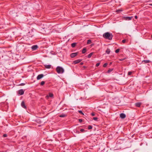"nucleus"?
I'll use <instances>...</instances> for the list:
<instances>
[{"mask_svg":"<svg viewBox=\"0 0 152 152\" xmlns=\"http://www.w3.org/2000/svg\"><path fill=\"white\" fill-rule=\"evenodd\" d=\"M132 72H130V71L129 72H128V75H132Z\"/></svg>","mask_w":152,"mask_h":152,"instance_id":"7c9ffc66","label":"nucleus"},{"mask_svg":"<svg viewBox=\"0 0 152 152\" xmlns=\"http://www.w3.org/2000/svg\"><path fill=\"white\" fill-rule=\"evenodd\" d=\"M45 83V82L44 81H42L40 83V85L41 86H43L44 85Z\"/></svg>","mask_w":152,"mask_h":152,"instance_id":"393cba45","label":"nucleus"},{"mask_svg":"<svg viewBox=\"0 0 152 152\" xmlns=\"http://www.w3.org/2000/svg\"><path fill=\"white\" fill-rule=\"evenodd\" d=\"M21 106L24 109H26V106L25 103L24 101H22L21 103Z\"/></svg>","mask_w":152,"mask_h":152,"instance_id":"1a4fd4ad","label":"nucleus"},{"mask_svg":"<svg viewBox=\"0 0 152 152\" xmlns=\"http://www.w3.org/2000/svg\"><path fill=\"white\" fill-rule=\"evenodd\" d=\"M119 51H120V49H116V50H115V52L116 53H118V52H119Z\"/></svg>","mask_w":152,"mask_h":152,"instance_id":"c85d7f7f","label":"nucleus"},{"mask_svg":"<svg viewBox=\"0 0 152 152\" xmlns=\"http://www.w3.org/2000/svg\"><path fill=\"white\" fill-rule=\"evenodd\" d=\"M107 63H105L103 65V67H105L107 66Z\"/></svg>","mask_w":152,"mask_h":152,"instance_id":"bb28decb","label":"nucleus"},{"mask_svg":"<svg viewBox=\"0 0 152 152\" xmlns=\"http://www.w3.org/2000/svg\"><path fill=\"white\" fill-rule=\"evenodd\" d=\"M18 94L20 95H22L24 94V91L23 89H20L18 91Z\"/></svg>","mask_w":152,"mask_h":152,"instance_id":"6e6552de","label":"nucleus"},{"mask_svg":"<svg viewBox=\"0 0 152 152\" xmlns=\"http://www.w3.org/2000/svg\"><path fill=\"white\" fill-rule=\"evenodd\" d=\"M112 64V63H110V64Z\"/></svg>","mask_w":152,"mask_h":152,"instance_id":"c03bdc74","label":"nucleus"},{"mask_svg":"<svg viewBox=\"0 0 152 152\" xmlns=\"http://www.w3.org/2000/svg\"><path fill=\"white\" fill-rule=\"evenodd\" d=\"M106 53L108 54H109L110 52V50L109 49H107L106 50Z\"/></svg>","mask_w":152,"mask_h":152,"instance_id":"6ab92c4d","label":"nucleus"},{"mask_svg":"<svg viewBox=\"0 0 152 152\" xmlns=\"http://www.w3.org/2000/svg\"><path fill=\"white\" fill-rule=\"evenodd\" d=\"M76 45V43H73L71 44V46L72 48L74 47Z\"/></svg>","mask_w":152,"mask_h":152,"instance_id":"aec40b11","label":"nucleus"},{"mask_svg":"<svg viewBox=\"0 0 152 152\" xmlns=\"http://www.w3.org/2000/svg\"><path fill=\"white\" fill-rule=\"evenodd\" d=\"M150 5L152 6V4H150Z\"/></svg>","mask_w":152,"mask_h":152,"instance_id":"a19ab883","label":"nucleus"},{"mask_svg":"<svg viewBox=\"0 0 152 152\" xmlns=\"http://www.w3.org/2000/svg\"><path fill=\"white\" fill-rule=\"evenodd\" d=\"M67 116V115L66 114H61L59 115V117H64Z\"/></svg>","mask_w":152,"mask_h":152,"instance_id":"4468645a","label":"nucleus"},{"mask_svg":"<svg viewBox=\"0 0 152 152\" xmlns=\"http://www.w3.org/2000/svg\"><path fill=\"white\" fill-rule=\"evenodd\" d=\"M135 18L136 19H137V16H135Z\"/></svg>","mask_w":152,"mask_h":152,"instance_id":"4c0bfd02","label":"nucleus"},{"mask_svg":"<svg viewBox=\"0 0 152 152\" xmlns=\"http://www.w3.org/2000/svg\"><path fill=\"white\" fill-rule=\"evenodd\" d=\"M3 136L4 137H7V135L6 134H4L3 135Z\"/></svg>","mask_w":152,"mask_h":152,"instance_id":"2f4dec72","label":"nucleus"},{"mask_svg":"<svg viewBox=\"0 0 152 152\" xmlns=\"http://www.w3.org/2000/svg\"><path fill=\"white\" fill-rule=\"evenodd\" d=\"M100 64V63H97L96 65V66L97 67V66H99V65Z\"/></svg>","mask_w":152,"mask_h":152,"instance_id":"473e14b6","label":"nucleus"},{"mask_svg":"<svg viewBox=\"0 0 152 152\" xmlns=\"http://www.w3.org/2000/svg\"><path fill=\"white\" fill-rule=\"evenodd\" d=\"M74 132H75L77 133V134H79V133H80V132L77 130V129H74Z\"/></svg>","mask_w":152,"mask_h":152,"instance_id":"a211bd4d","label":"nucleus"},{"mask_svg":"<svg viewBox=\"0 0 152 152\" xmlns=\"http://www.w3.org/2000/svg\"><path fill=\"white\" fill-rule=\"evenodd\" d=\"M45 66L47 69H50L51 67V65H45Z\"/></svg>","mask_w":152,"mask_h":152,"instance_id":"f8f14e48","label":"nucleus"},{"mask_svg":"<svg viewBox=\"0 0 152 152\" xmlns=\"http://www.w3.org/2000/svg\"><path fill=\"white\" fill-rule=\"evenodd\" d=\"M125 58H123V59H119V60L120 61H123L125 59Z\"/></svg>","mask_w":152,"mask_h":152,"instance_id":"e433bc0d","label":"nucleus"},{"mask_svg":"<svg viewBox=\"0 0 152 152\" xmlns=\"http://www.w3.org/2000/svg\"><path fill=\"white\" fill-rule=\"evenodd\" d=\"M91 43V40L89 39L87 41V43L88 44H89Z\"/></svg>","mask_w":152,"mask_h":152,"instance_id":"5701e85b","label":"nucleus"},{"mask_svg":"<svg viewBox=\"0 0 152 152\" xmlns=\"http://www.w3.org/2000/svg\"><path fill=\"white\" fill-rule=\"evenodd\" d=\"M44 76V75L42 74H41L38 75L37 77V80H39L42 78Z\"/></svg>","mask_w":152,"mask_h":152,"instance_id":"20e7f679","label":"nucleus"},{"mask_svg":"<svg viewBox=\"0 0 152 152\" xmlns=\"http://www.w3.org/2000/svg\"><path fill=\"white\" fill-rule=\"evenodd\" d=\"M78 112H79V113H80V114H82V115H84V113H83V112H82V111H81V110H79V111H78Z\"/></svg>","mask_w":152,"mask_h":152,"instance_id":"cd10ccee","label":"nucleus"},{"mask_svg":"<svg viewBox=\"0 0 152 152\" xmlns=\"http://www.w3.org/2000/svg\"><path fill=\"white\" fill-rule=\"evenodd\" d=\"M77 53H71L70 54V57L71 58H73L76 56L77 55Z\"/></svg>","mask_w":152,"mask_h":152,"instance_id":"39448f33","label":"nucleus"},{"mask_svg":"<svg viewBox=\"0 0 152 152\" xmlns=\"http://www.w3.org/2000/svg\"><path fill=\"white\" fill-rule=\"evenodd\" d=\"M113 70V69H109L108 70L107 72L108 73H110V72H111Z\"/></svg>","mask_w":152,"mask_h":152,"instance_id":"b1692460","label":"nucleus"},{"mask_svg":"<svg viewBox=\"0 0 152 152\" xmlns=\"http://www.w3.org/2000/svg\"><path fill=\"white\" fill-rule=\"evenodd\" d=\"M38 46L37 45H34L31 47V49L33 50H35L38 48Z\"/></svg>","mask_w":152,"mask_h":152,"instance_id":"0eeeda50","label":"nucleus"},{"mask_svg":"<svg viewBox=\"0 0 152 152\" xmlns=\"http://www.w3.org/2000/svg\"><path fill=\"white\" fill-rule=\"evenodd\" d=\"M53 94L52 93H50L49 94V96H46V97L48 98L49 96L50 97H53Z\"/></svg>","mask_w":152,"mask_h":152,"instance_id":"dca6fc26","label":"nucleus"},{"mask_svg":"<svg viewBox=\"0 0 152 152\" xmlns=\"http://www.w3.org/2000/svg\"><path fill=\"white\" fill-rule=\"evenodd\" d=\"M113 36L112 34L110 33L109 32H106L103 35V37L104 38L109 40H112Z\"/></svg>","mask_w":152,"mask_h":152,"instance_id":"f257e3e1","label":"nucleus"},{"mask_svg":"<svg viewBox=\"0 0 152 152\" xmlns=\"http://www.w3.org/2000/svg\"><path fill=\"white\" fill-rule=\"evenodd\" d=\"M93 52L91 53L88 55L87 57L88 58H90L92 56L93 54Z\"/></svg>","mask_w":152,"mask_h":152,"instance_id":"2eb2a0df","label":"nucleus"},{"mask_svg":"<svg viewBox=\"0 0 152 152\" xmlns=\"http://www.w3.org/2000/svg\"><path fill=\"white\" fill-rule=\"evenodd\" d=\"M150 61L148 60H144L142 61V62H144L145 64H147L149 63Z\"/></svg>","mask_w":152,"mask_h":152,"instance_id":"ddd939ff","label":"nucleus"},{"mask_svg":"<svg viewBox=\"0 0 152 152\" xmlns=\"http://www.w3.org/2000/svg\"><path fill=\"white\" fill-rule=\"evenodd\" d=\"M121 11V10H118L116 11V12H118V11Z\"/></svg>","mask_w":152,"mask_h":152,"instance_id":"58836bf2","label":"nucleus"},{"mask_svg":"<svg viewBox=\"0 0 152 152\" xmlns=\"http://www.w3.org/2000/svg\"><path fill=\"white\" fill-rule=\"evenodd\" d=\"M132 16L131 17H124V19L127 20H131L132 18H133Z\"/></svg>","mask_w":152,"mask_h":152,"instance_id":"7ed1b4c3","label":"nucleus"},{"mask_svg":"<svg viewBox=\"0 0 152 152\" xmlns=\"http://www.w3.org/2000/svg\"><path fill=\"white\" fill-rule=\"evenodd\" d=\"M91 115L92 116H94L95 115V114H94V113H91Z\"/></svg>","mask_w":152,"mask_h":152,"instance_id":"c9c22d12","label":"nucleus"},{"mask_svg":"<svg viewBox=\"0 0 152 152\" xmlns=\"http://www.w3.org/2000/svg\"><path fill=\"white\" fill-rule=\"evenodd\" d=\"M80 131L81 132H86V131H85L84 129H80Z\"/></svg>","mask_w":152,"mask_h":152,"instance_id":"4be33fe9","label":"nucleus"},{"mask_svg":"<svg viewBox=\"0 0 152 152\" xmlns=\"http://www.w3.org/2000/svg\"><path fill=\"white\" fill-rule=\"evenodd\" d=\"M56 70L58 74H62L64 72V69L60 66H57L56 69Z\"/></svg>","mask_w":152,"mask_h":152,"instance_id":"f03ea898","label":"nucleus"},{"mask_svg":"<svg viewBox=\"0 0 152 152\" xmlns=\"http://www.w3.org/2000/svg\"><path fill=\"white\" fill-rule=\"evenodd\" d=\"M83 67H84V68H86V66H83Z\"/></svg>","mask_w":152,"mask_h":152,"instance_id":"79ce46f5","label":"nucleus"},{"mask_svg":"<svg viewBox=\"0 0 152 152\" xmlns=\"http://www.w3.org/2000/svg\"><path fill=\"white\" fill-rule=\"evenodd\" d=\"M82 61V59H77L76 60L74 61L73 62L74 64H77V63H80Z\"/></svg>","mask_w":152,"mask_h":152,"instance_id":"423d86ee","label":"nucleus"},{"mask_svg":"<svg viewBox=\"0 0 152 152\" xmlns=\"http://www.w3.org/2000/svg\"><path fill=\"white\" fill-rule=\"evenodd\" d=\"M98 118L96 117H94L93 118V119L95 121H97L98 120Z\"/></svg>","mask_w":152,"mask_h":152,"instance_id":"a878e982","label":"nucleus"},{"mask_svg":"<svg viewBox=\"0 0 152 152\" xmlns=\"http://www.w3.org/2000/svg\"><path fill=\"white\" fill-rule=\"evenodd\" d=\"M151 37L152 38V35H151Z\"/></svg>","mask_w":152,"mask_h":152,"instance_id":"37998d69","label":"nucleus"},{"mask_svg":"<svg viewBox=\"0 0 152 152\" xmlns=\"http://www.w3.org/2000/svg\"><path fill=\"white\" fill-rule=\"evenodd\" d=\"M86 52V48H84L82 50V53H85Z\"/></svg>","mask_w":152,"mask_h":152,"instance_id":"f3484780","label":"nucleus"},{"mask_svg":"<svg viewBox=\"0 0 152 152\" xmlns=\"http://www.w3.org/2000/svg\"><path fill=\"white\" fill-rule=\"evenodd\" d=\"M126 117V115L123 113H121L120 114V117L122 119L125 118Z\"/></svg>","mask_w":152,"mask_h":152,"instance_id":"9d476101","label":"nucleus"},{"mask_svg":"<svg viewBox=\"0 0 152 152\" xmlns=\"http://www.w3.org/2000/svg\"><path fill=\"white\" fill-rule=\"evenodd\" d=\"M126 39H124L122 40V43H124L126 42Z\"/></svg>","mask_w":152,"mask_h":152,"instance_id":"72a5a7b5","label":"nucleus"},{"mask_svg":"<svg viewBox=\"0 0 152 152\" xmlns=\"http://www.w3.org/2000/svg\"><path fill=\"white\" fill-rule=\"evenodd\" d=\"M79 121L80 123H81L83 121V120L82 119H79Z\"/></svg>","mask_w":152,"mask_h":152,"instance_id":"f704fd0d","label":"nucleus"},{"mask_svg":"<svg viewBox=\"0 0 152 152\" xmlns=\"http://www.w3.org/2000/svg\"><path fill=\"white\" fill-rule=\"evenodd\" d=\"M83 64V62H81V63H80V64L81 65H82Z\"/></svg>","mask_w":152,"mask_h":152,"instance_id":"ea45409f","label":"nucleus"},{"mask_svg":"<svg viewBox=\"0 0 152 152\" xmlns=\"http://www.w3.org/2000/svg\"><path fill=\"white\" fill-rule=\"evenodd\" d=\"M26 84V83H20V84H19L18 85V86H23L24 85H25Z\"/></svg>","mask_w":152,"mask_h":152,"instance_id":"c756f323","label":"nucleus"},{"mask_svg":"<svg viewBox=\"0 0 152 152\" xmlns=\"http://www.w3.org/2000/svg\"><path fill=\"white\" fill-rule=\"evenodd\" d=\"M92 129V126L91 125H89L88 127V129L89 130L91 129Z\"/></svg>","mask_w":152,"mask_h":152,"instance_id":"412c9836","label":"nucleus"},{"mask_svg":"<svg viewBox=\"0 0 152 152\" xmlns=\"http://www.w3.org/2000/svg\"><path fill=\"white\" fill-rule=\"evenodd\" d=\"M141 102H137L135 104V106L138 107H140L141 105Z\"/></svg>","mask_w":152,"mask_h":152,"instance_id":"9b49d317","label":"nucleus"}]
</instances>
